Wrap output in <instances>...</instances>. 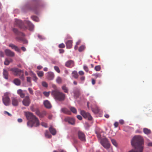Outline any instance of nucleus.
<instances>
[{
	"instance_id": "nucleus-1",
	"label": "nucleus",
	"mask_w": 152,
	"mask_h": 152,
	"mask_svg": "<svg viewBox=\"0 0 152 152\" xmlns=\"http://www.w3.org/2000/svg\"><path fill=\"white\" fill-rule=\"evenodd\" d=\"M131 144L134 148L128 152H143L144 141L142 138L139 136H134L131 140Z\"/></svg>"
},
{
	"instance_id": "nucleus-2",
	"label": "nucleus",
	"mask_w": 152,
	"mask_h": 152,
	"mask_svg": "<svg viewBox=\"0 0 152 152\" xmlns=\"http://www.w3.org/2000/svg\"><path fill=\"white\" fill-rule=\"evenodd\" d=\"M51 94L55 100L59 101H64L66 98V95L57 89L52 91Z\"/></svg>"
},
{
	"instance_id": "nucleus-3",
	"label": "nucleus",
	"mask_w": 152,
	"mask_h": 152,
	"mask_svg": "<svg viewBox=\"0 0 152 152\" xmlns=\"http://www.w3.org/2000/svg\"><path fill=\"white\" fill-rule=\"evenodd\" d=\"M96 133L97 134V136L98 138L101 139L100 142L101 145L106 149H107L109 148L110 147V144L107 139L106 138L102 139L101 134L103 133L96 131Z\"/></svg>"
},
{
	"instance_id": "nucleus-4",
	"label": "nucleus",
	"mask_w": 152,
	"mask_h": 152,
	"mask_svg": "<svg viewBox=\"0 0 152 152\" xmlns=\"http://www.w3.org/2000/svg\"><path fill=\"white\" fill-rule=\"evenodd\" d=\"M12 31L16 35L21 36V37L18 36L16 37V39L17 41H22L24 44H27L28 43L27 41L22 37L25 36L23 33L19 31L17 29L15 28H13L12 29Z\"/></svg>"
},
{
	"instance_id": "nucleus-5",
	"label": "nucleus",
	"mask_w": 152,
	"mask_h": 152,
	"mask_svg": "<svg viewBox=\"0 0 152 152\" xmlns=\"http://www.w3.org/2000/svg\"><path fill=\"white\" fill-rule=\"evenodd\" d=\"M13 75L15 76H18L20 79L23 80L25 77L23 74L24 71L17 68H13L10 69Z\"/></svg>"
},
{
	"instance_id": "nucleus-6",
	"label": "nucleus",
	"mask_w": 152,
	"mask_h": 152,
	"mask_svg": "<svg viewBox=\"0 0 152 152\" xmlns=\"http://www.w3.org/2000/svg\"><path fill=\"white\" fill-rule=\"evenodd\" d=\"M26 116L28 120L33 122V124H39V121L33 114L30 112L26 113Z\"/></svg>"
},
{
	"instance_id": "nucleus-7",
	"label": "nucleus",
	"mask_w": 152,
	"mask_h": 152,
	"mask_svg": "<svg viewBox=\"0 0 152 152\" xmlns=\"http://www.w3.org/2000/svg\"><path fill=\"white\" fill-rule=\"evenodd\" d=\"M8 93H5L2 97V101L4 104L6 106H8L10 103V99Z\"/></svg>"
},
{
	"instance_id": "nucleus-8",
	"label": "nucleus",
	"mask_w": 152,
	"mask_h": 152,
	"mask_svg": "<svg viewBox=\"0 0 152 152\" xmlns=\"http://www.w3.org/2000/svg\"><path fill=\"white\" fill-rule=\"evenodd\" d=\"M15 25L16 26L24 30L27 28V27L23 25L21 21L19 20L15 19Z\"/></svg>"
},
{
	"instance_id": "nucleus-9",
	"label": "nucleus",
	"mask_w": 152,
	"mask_h": 152,
	"mask_svg": "<svg viewBox=\"0 0 152 152\" xmlns=\"http://www.w3.org/2000/svg\"><path fill=\"white\" fill-rule=\"evenodd\" d=\"M80 113L85 118H88L89 120H91L92 119V118L90 114L86 112L84 110H81Z\"/></svg>"
},
{
	"instance_id": "nucleus-10",
	"label": "nucleus",
	"mask_w": 152,
	"mask_h": 152,
	"mask_svg": "<svg viewBox=\"0 0 152 152\" xmlns=\"http://www.w3.org/2000/svg\"><path fill=\"white\" fill-rule=\"evenodd\" d=\"M30 102V100L28 96H26L22 101L23 105L26 106H28Z\"/></svg>"
},
{
	"instance_id": "nucleus-11",
	"label": "nucleus",
	"mask_w": 152,
	"mask_h": 152,
	"mask_svg": "<svg viewBox=\"0 0 152 152\" xmlns=\"http://www.w3.org/2000/svg\"><path fill=\"white\" fill-rule=\"evenodd\" d=\"M75 121L73 118L68 117L65 118L64 119V121L69 124H74L75 122Z\"/></svg>"
},
{
	"instance_id": "nucleus-12",
	"label": "nucleus",
	"mask_w": 152,
	"mask_h": 152,
	"mask_svg": "<svg viewBox=\"0 0 152 152\" xmlns=\"http://www.w3.org/2000/svg\"><path fill=\"white\" fill-rule=\"evenodd\" d=\"M78 135L79 139L81 141H86L85 137L84 134L81 132L79 131L78 133Z\"/></svg>"
},
{
	"instance_id": "nucleus-13",
	"label": "nucleus",
	"mask_w": 152,
	"mask_h": 152,
	"mask_svg": "<svg viewBox=\"0 0 152 152\" xmlns=\"http://www.w3.org/2000/svg\"><path fill=\"white\" fill-rule=\"evenodd\" d=\"M5 53L6 56L10 57H13L15 56V53L9 49H6Z\"/></svg>"
},
{
	"instance_id": "nucleus-14",
	"label": "nucleus",
	"mask_w": 152,
	"mask_h": 152,
	"mask_svg": "<svg viewBox=\"0 0 152 152\" xmlns=\"http://www.w3.org/2000/svg\"><path fill=\"white\" fill-rule=\"evenodd\" d=\"M25 23L28 26L29 30L32 31L33 30L34 26L31 22L29 21H26L25 22Z\"/></svg>"
},
{
	"instance_id": "nucleus-15",
	"label": "nucleus",
	"mask_w": 152,
	"mask_h": 152,
	"mask_svg": "<svg viewBox=\"0 0 152 152\" xmlns=\"http://www.w3.org/2000/svg\"><path fill=\"white\" fill-rule=\"evenodd\" d=\"M12 103L13 106H16L18 105V101L16 97H12Z\"/></svg>"
},
{
	"instance_id": "nucleus-16",
	"label": "nucleus",
	"mask_w": 152,
	"mask_h": 152,
	"mask_svg": "<svg viewBox=\"0 0 152 152\" xmlns=\"http://www.w3.org/2000/svg\"><path fill=\"white\" fill-rule=\"evenodd\" d=\"M47 77L49 80H52L54 78V75L53 72H48L47 74Z\"/></svg>"
},
{
	"instance_id": "nucleus-17",
	"label": "nucleus",
	"mask_w": 152,
	"mask_h": 152,
	"mask_svg": "<svg viewBox=\"0 0 152 152\" xmlns=\"http://www.w3.org/2000/svg\"><path fill=\"white\" fill-rule=\"evenodd\" d=\"M65 66L68 67L73 66H74V61L71 60H69L66 63Z\"/></svg>"
},
{
	"instance_id": "nucleus-18",
	"label": "nucleus",
	"mask_w": 152,
	"mask_h": 152,
	"mask_svg": "<svg viewBox=\"0 0 152 152\" xmlns=\"http://www.w3.org/2000/svg\"><path fill=\"white\" fill-rule=\"evenodd\" d=\"M9 46L12 49L15 50L16 51L19 52H20V49L17 46L12 44H10Z\"/></svg>"
},
{
	"instance_id": "nucleus-19",
	"label": "nucleus",
	"mask_w": 152,
	"mask_h": 152,
	"mask_svg": "<svg viewBox=\"0 0 152 152\" xmlns=\"http://www.w3.org/2000/svg\"><path fill=\"white\" fill-rule=\"evenodd\" d=\"M73 41L72 40H69L66 42V48L70 49L72 48V46Z\"/></svg>"
},
{
	"instance_id": "nucleus-20",
	"label": "nucleus",
	"mask_w": 152,
	"mask_h": 152,
	"mask_svg": "<svg viewBox=\"0 0 152 152\" xmlns=\"http://www.w3.org/2000/svg\"><path fill=\"white\" fill-rule=\"evenodd\" d=\"M17 93L21 98H23L25 97V94L22 89H19L18 90Z\"/></svg>"
},
{
	"instance_id": "nucleus-21",
	"label": "nucleus",
	"mask_w": 152,
	"mask_h": 152,
	"mask_svg": "<svg viewBox=\"0 0 152 152\" xmlns=\"http://www.w3.org/2000/svg\"><path fill=\"white\" fill-rule=\"evenodd\" d=\"M61 111L64 113L68 115H70L71 112L70 110H69L67 108L64 107L61 109Z\"/></svg>"
},
{
	"instance_id": "nucleus-22",
	"label": "nucleus",
	"mask_w": 152,
	"mask_h": 152,
	"mask_svg": "<svg viewBox=\"0 0 152 152\" xmlns=\"http://www.w3.org/2000/svg\"><path fill=\"white\" fill-rule=\"evenodd\" d=\"M44 104L45 107L49 109L52 107L50 103L48 100L45 101L44 102Z\"/></svg>"
},
{
	"instance_id": "nucleus-23",
	"label": "nucleus",
	"mask_w": 152,
	"mask_h": 152,
	"mask_svg": "<svg viewBox=\"0 0 152 152\" xmlns=\"http://www.w3.org/2000/svg\"><path fill=\"white\" fill-rule=\"evenodd\" d=\"M49 130L50 133L53 135H55L56 133V131L55 129L53 128L52 126H50L49 128Z\"/></svg>"
},
{
	"instance_id": "nucleus-24",
	"label": "nucleus",
	"mask_w": 152,
	"mask_h": 152,
	"mask_svg": "<svg viewBox=\"0 0 152 152\" xmlns=\"http://www.w3.org/2000/svg\"><path fill=\"white\" fill-rule=\"evenodd\" d=\"M3 74L4 78L6 79H8V72L7 70L4 69Z\"/></svg>"
},
{
	"instance_id": "nucleus-25",
	"label": "nucleus",
	"mask_w": 152,
	"mask_h": 152,
	"mask_svg": "<svg viewBox=\"0 0 152 152\" xmlns=\"http://www.w3.org/2000/svg\"><path fill=\"white\" fill-rule=\"evenodd\" d=\"M61 88L64 92L67 94L69 93V89L66 86V85H64L61 86Z\"/></svg>"
},
{
	"instance_id": "nucleus-26",
	"label": "nucleus",
	"mask_w": 152,
	"mask_h": 152,
	"mask_svg": "<svg viewBox=\"0 0 152 152\" xmlns=\"http://www.w3.org/2000/svg\"><path fill=\"white\" fill-rule=\"evenodd\" d=\"M13 83L15 85L18 86H20L21 84V82L20 80L18 78L14 79Z\"/></svg>"
},
{
	"instance_id": "nucleus-27",
	"label": "nucleus",
	"mask_w": 152,
	"mask_h": 152,
	"mask_svg": "<svg viewBox=\"0 0 152 152\" xmlns=\"http://www.w3.org/2000/svg\"><path fill=\"white\" fill-rule=\"evenodd\" d=\"M12 59L6 58L4 62V64L6 65H8L10 62H12Z\"/></svg>"
},
{
	"instance_id": "nucleus-28",
	"label": "nucleus",
	"mask_w": 152,
	"mask_h": 152,
	"mask_svg": "<svg viewBox=\"0 0 152 152\" xmlns=\"http://www.w3.org/2000/svg\"><path fill=\"white\" fill-rule=\"evenodd\" d=\"M45 135L46 138H50L52 137L51 135L50 134L49 132L47 130L45 131Z\"/></svg>"
},
{
	"instance_id": "nucleus-29",
	"label": "nucleus",
	"mask_w": 152,
	"mask_h": 152,
	"mask_svg": "<svg viewBox=\"0 0 152 152\" xmlns=\"http://www.w3.org/2000/svg\"><path fill=\"white\" fill-rule=\"evenodd\" d=\"M72 76L75 79H77L78 77V75L76 71H74L72 72Z\"/></svg>"
},
{
	"instance_id": "nucleus-30",
	"label": "nucleus",
	"mask_w": 152,
	"mask_h": 152,
	"mask_svg": "<svg viewBox=\"0 0 152 152\" xmlns=\"http://www.w3.org/2000/svg\"><path fill=\"white\" fill-rule=\"evenodd\" d=\"M70 111H71L72 113L74 114H77V110L75 108L73 107H70L69 108Z\"/></svg>"
},
{
	"instance_id": "nucleus-31",
	"label": "nucleus",
	"mask_w": 152,
	"mask_h": 152,
	"mask_svg": "<svg viewBox=\"0 0 152 152\" xmlns=\"http://www.w3.org/2000/svg\"><path fill=\"white\" fill-rule=\"evenodd\" d=\"M56 82L58 84H61L62 83V79L60 77H58L56 79Z\"/></svg>"
},
{
	"instance_id": "nucleus-32",
	"label": "nucleus",
	"mask_w": 152,
	"mask_h": 152,
	"mask_svg": "<svg viewBox=\"0 0 152 152\" xmlns=\"http://www.w3.org/2000/svg\"><path fill=\"white\" fill-rule=\"evenodd\" d=\"M86 46L85 45H81L78 48V51L81 52L83 51L85 49Z\"/></svg>"
},
{
	"instance_id": "nucleus-33",
	"label": "nucleus",
	"mask_w": 152,
	"mask_h": 152,
	"mask_svg": "<svg viewBox=\"0 0 152 152\" xmlns=\"http://www.w3.org/2000/svg\"><path fill=\"white\" fill-rule=\"evenodd\" d=\"M92 111L95 113H97L100 111V109L98 107H96L95 108L92 109Z\"/></svg>"
},
{
	"instance_id": "nucleus-34",
	"label": "nucleus",
	"mask_w": 152,
	"mask_h": 152,
	"mask_svg": "<svg viewBox=\"0 0 152 152\" xmlns=\"http://www.w3.org/2000/svg\"><path fill=\"white\" fill-rule=\"evenodd\" d=\"M143 132L144 133L146 134H150L151 132V131L150 130L146 128H145L143 129Z\"/></svg>"
},
{
	"instance_id": "nucleus-35",
	"label": "nucleus",
	"mask_w": 152,
	"mask_h": 152,
	"mask_svg": "<svg viewBox=\"0 0 152 152\" xmlns=\"http://www.w3.org/2000/svg\"><path fill=\"white\" fill-rule=\"evenodd\" d=\"M37 74L39 77H42L44 75V73L42 71H38L37 72Z\"/></svg>"
},
{
	"instance_id": "nucleus-36",
	"label": "nucleus",
	"mask_w": 152,
	"mask_h": 152,
	"mask_svg": "<svg viewBox=\"0 0 152 152\" xmlns=\"http://www.w3.org/2000/svg\"><path fill=\"white\" fill-rule=\"evenodd\" d=\"M31 110H32V111H33L35 112L36 114L37 115H38V116L39 115L40 112V111L37 108L35 110H34V109H32V108H31Z\"/></svg>"
},
{
	"instance_id": "nucleus-37",
	"label": "nucleus",
	"mask_w": 152,
	"mask_h": 152,
	"mask_svg": "<svg viewBox=\"0 0 152 152\" xmlns=\"http://www.w3.org/2000/svg\"><path fill=\"white\" fill-rule=\"evenodd\" d=\"M28 127L31 128L33 127H37L39 126L40 124H27Z\"/></svg>"
},
{
	"instance_id": "nucleus-38",
	"label": "nucleus",
	"mask_w": 152,
	"mask_h": 152,
	"mask_svg": "<svg viewBox=\"0 0 152 152\" xmlns=\"http://www.w3.org/2000/svg\"><path fill=\"white\" fill-rule=\"evenodd\" d=\"M32 19L34 21L36 22H38L39 21V19L38 18L35 16H33L31 17Z\"/></svg>"
},
{
	"instance_id": "nucleus-39",
	"label": "nucleus",
	"mask_w": 152,
	"mask_h": 152,
	"mask_svg": "<svg viewBox=\"0 0 152 152\" xmlns=\"http://www.w3.org/2000/svg\"><path fill=\"white\" fill-rule=\"evenodd\" d=\"M92 76H94L95 78L97 77H100L102 76V75L99 73L94 74L92 75Z\"/></svg>"
},
{
	"instance_id": "nucleus-40",
	"label": "nucleus",
	"mask_w": 152,
	"mask_h": 152,
	"mask_svg": "<svg viewBox=\"0 0 152 152\" xmlns=\"http://www.w3.org/2000/svg\"><path fill=\"white\" fill-rule=\"evenodd\" d=\"M37 7L36 5H33L31 7H30L29 9L30 10H33L35 12L36 10H37Z\"/></svg>"
},
{
	"instance_id": "nucleus-41",
	"label": "nucleus",
	"mask_w": 152,
	"mask_h": 152,
	"mask_svg": "<svg viewBox=\"0 0 152 152\" xmlns=\"http://www.w3.org/2000/svg\"><path fill=\"white\" fill-rule=\"evenodd\" d=\"M101 68L100 65L96 66L94 68L97 71H99L101 69Z\"/></svg>"
},
{
	"instance_id": "nucleus-42",
	"label": "nucleus",
	"mask_w": 152,
	"mask_h": 152,
	"mask_svg": "<svg viewBox=\"0 0 152 152\" xmlns=\"http://www.w3.org/2000/svg\"><path fill=\"white\" fill-rule=\"evenodd\" d=\"M54 69L58 73H60V70L59 67L57 66H54Z\"/></svg>"
},
{
	"instance_id": "nucleus-43",
	"label": "nucleus",
	"mask_w": 152,
	"mask_h": 152,
	"mask_svg": "<svg viewBox=\"0 0 152 152\" xmlns=\"http://www.w3.org/2000/svg\"><path fill=\"white\" fill-rule=\"evenodd\" d=\"M111 142L112 144L115 146H117V143L116 141L113 139L111 140Z\"/></svg>"
},
{
	"instance_id": "nucleus-44",
	"label": "nucleus",
	"mask_w": 152,
	"mask_h": 152,
	"mask_svg": "<svg viewBox=\"0 0 152 152\" xmlns=\"http://www.w3.org/2000/svg\"><path fill=\"white\" fill-rule=\"evenodd\" d=\"M33 80L35 82L37 80V78L36 75L33 74Z\"/></svg>"
},
{
	"instance_id": "nucleus-45",
	"label": "nucleus",
	"mask_w": 152,
	"mask_h": 152,
	"mask_svg": "<svg viewBox=\"0 0 152 152\" xmlns=\"http://www.w3.org/2000/svg\"><path fill=\"white\" fill-rule=\"evenodd\" d=\"M58 47L59 48H65V45L64 43H62L59 45Z\"/></svg>"
},
{
	"instance_id": "nucleus-46",
	"label": "nucleus",
	"mask_w": 152,
	"mask_h": 152,
	"mask_svg": "<svg viewBox=\"0 0 152 152\" xmlns=\"http://www.w3.org/2000/svg\"><path fill=\"white\" fill-rule=\"evenodd\" d=\"M42 86L44 87H48V84L45 82H42Z\"/></svg>"
},
{
	"instance_id": "nucleus-47",
	"label": "nucleus",
	"mask_w": 152,
	"mask_h": 152,
	"mask_svg": "<svg viewBox=\"0 0 152 152\" xmlns=\"http://www.w3.org/2000/svg\"><path fill=\"white\" fill-rule=\"evenodd\" d=\"M28 90L29 93L31 94L32 95H33L34 94L33 90H32V89L31 88H28Z\"/></svg>"
},
{
	"instance_id": "nucleus-48",
	"label": "nucleus",
	"mask_w": 152,
	"mask_h": 152,
	"mask_svg": "<svg viewBox=\"0 0 152 152\" xmlns=\"http://www.w3.org/2000/svg\"><path fill=\"white\" fill-rule=\"evenodd\" d=\"M83 69L86 72H88V67L86 66V65L84 66Z\"/></svg>"
},
{
	"instance_id": "nucleus-49",
	"label": "nucleus",
	"mask_w": 152,
	"mask_h": 152,
	"mask_svg": "<svg viewBox=\"0 0 152 152\" xmlns=\"http://www.w3.org/2000/svg\"><path fill=\"white\" fill-rule=\"evenodd\" d=\"M27 78V82L29 83H31V78L30 77H26Z\"/></svg>"
},
{
	"instance_id": "nucleus-50",
	"label": "nucleus",
	"mask_w": 152,
	"mask_h": 152,
	"mask_svg": "<svg viewBox=\"0 0 152 152\" xmlns=\"http://www.w3.org/2000/svg\"><path fill=\"white\" fill-rule=\"evenodd\" d=\"M43 93L44 95L46 97H48L49 95V92H44Z\"/></svg>"
},
{
	"instance_id": "nucleus-51",
	"label": "nucleus",
	"mask_w": 152,
	"mask_h": 152,
	"mask_svg": "<svg viewBox=\"0 0 152 152\" xmlns=\"http://www.w3.org/2000/svg\"><path fill=\"white\" fill-rule=\"evenodd\" d=\"M4 114H7L9 116H12V115L11 114L6 111H4Z\"/></svg>"
},
{
	"instance_id": "nucleus-52",
	"label": "nucleus",
	"mask_w": 152,
	"mask_h": 152,
	"mask_svg": "<svg viewBox=\"0 0 152 152\" xmlns=\"http://www.w3.org/2000/svg\"><path fill=\"white\" fill-rule=\"evenodd\" d=\"M79 74L80 75H84V73L83 71H80L79 72Z\"/></svg>"
},
{
	"instance_id": "nucleus-53",
	"label": "nucleus",
	"mask_w": 152,
	"mask_h": 152,
	"mask_svg": "<svg viewBox=\"0 0 152 152\" xmlns=\"http://www.w3.org/2000/svg\"><path fill=\"white\" fill-rule=\"evenodd\" d=\"M4 53L2 51H0V56L1 57H4Z\"/></svg>"
},
{
	"instance_id": "nucleus-54",
	"label": "nucleus",
	"mask_w": 152,
	"mask_h": 152,
	"mask_svg": "<svg viewBox=\"0 0 152 152\" xmlns=\"http://www.w3.org/2000/svg\"><path fill=\"white\" fill-rule=\"evenodd\" d=\"M77 118L79 120H81L82 119V116L80 115H77Z\"/></svg>"
},
{
	"instance_id": "nucleus-55",
	"label": "nucleus",
	"mask_w": 152,
	"mask_h": 152,
	"mask_svg": "<svg viewBox=\"0 0 152 152\" xmlns=\"http://www.w3.org/2000/svg\"><path fill=\"white\" fill-rule=\"evenodd\" d=\"M38 38L40 39H44V38L42 36V35H38Z\"/></svg>"
},
{
	"instance_id": "nucleus-56",
	"label": "nucleus",
	"mask_w": 152,
	"mask_h": 152,
	"mask_svg": "<svg viewBox=\"0 0 152 152\" xmlns=\"http://www.w3.org/2000/svg\"><path fill=\"white\" fill-rule=\"evenodd\" d=\"M41 113L43 117L46 114V112L45 111H43L42 112H41Z\"/></svg>"
},
{
	"instance_id": "nucleus-57",
	"label": "nucleus",
	"mask_w": 152,
	"mask_h": 152,
	"mask_svg": "<svg viewBox=\"0 0 152 152\" xmlns=\"http://www.w3.org/2000/svg\"><path fill=\"white\" fill-rule=\"evenodd\" d=\"M104 117L106 118H109V117H110V115L109 114H105L104 115Z\"/></svg>"
},
{
	"instance_id": "nucleus-58",
	"label": "nucleus",
	"mask_w": 152,
	"mask_h": 152,
	"mask_svg": "<svg viewBox=\"0 0 152 152\" xmlns=\"http://www.w3.org/2000/svg\"><path fill=\"white\" fill-rule=\"evenodd\" d=\"M92 83L93 85H94L95 83V80L93 79H92Z\"/></svg>"
},
{
	"instance_id": "nucleus-59",
	"label": "nucleus",
	"mask_w": 152,
	"mask_h": 152,
	"mask_svg": "<svg viewBox=\"0 0 152 152\" xmlns=\"http://www.w3.org/2000/svg\"><path fill=\"white\" fill-rule=\"evenodd\" d=\"M59 51L61 53H63L64 52V50L63 49H59Z\"/></svg>"
},
{
	"instance_id": "nucleus-60",
	"label": "nucleus",
	"mask_w": 152,
	"mask_h": 152,
	"mask_svg": "<svg viewBox=\"0 0 152 152\" xmlns=\"http://www.w3.org/2000/svg\"><path fill=\"white\" fill-rule=\"evenodd\" d=\"M42 68V66H38L37 67V69L39 70L41 69Z\"/></svg>"
},
{
	"instance_id": "nucleus-61",
	"label": "nucleus",
	"mask_w": 152,
	"mask_h": 152,
	"mask_svg": "<svg viewBox=\"0 0 152 152\" xmlns=\"http://www.w3.org/2000/svg\"><path fill=\"white\" fill-rule=\"evenodd\" d=\"M38 116L40 117V118H42L43 117V115H42V113H41V112H40V113L39 114Z\"/></svg>"
},
{
	"instance_id": "nucleus-62",
	"label": "nucleus",
	"mask_w": 152,
	"mask_h": 152,
	"mask_svg": "<svg viewBox=\"0 0 152 152\" xmlns=\"http://www.w3.org/2000/svg\"><path fill=\"white\" fill-rule=\"evenodd\" d=\"M21 49L23 51H25L26 50V48L24 47H22L21 48Z\"/></svg>"
},
{
	"instance_id": "nucleus-63",
	"label": "nucleus",
	"mask_w": 152,
	"mask_h": 152,
	"mask_svg": "<svg viewBox=\"0 0 152 152\" xmlns=\"http://www.w3.org/2000/svg\"><path fill=\"white\" fill-rule=\"evenodd\" d=\"M18 121L19 123H21L22 121V119L21 118H19L18 120Z\"/></svg>"
},
{
	"instance_id": "nucleus-64",
	"label": "nucleus",
	"mask_w": 152,
	"mask_h": 152,
	"mask_svg": "<svg viewBox=\"0 0 152 152\" xmlns=\"http://www.w3.org/2000/svg\"><path fill=\"white\" fill-rule=\"evenodd\" d=\"M85 79V77L84 76H82L80 77V80H84Z\"/></svg>"
}]
</instances>
